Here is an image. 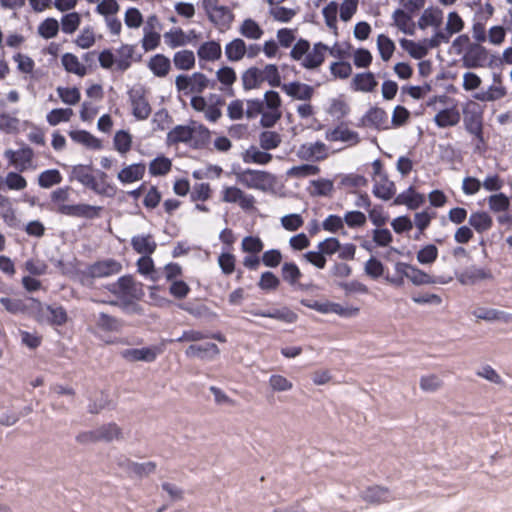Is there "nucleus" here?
<instances>
[{"mask_svg": "<svg viewBox=\"0 0 512 512\" xmlns=\"http://www.w3.org/2000/svg\"><path fill=\"white\" fill-rule=\"evenodd\" d=\"M469 225L478 233H484L493 226L492 217L487 212H473L469 217Z\"/></svg>", "mask_w": 512, "mask_h": 512, "instance_id": "39", "label": "nucleus"}, {"mask_svg": "<svg viewBox=\"0 0 512 512\" xmlns=\"http://www.w3.org/2000/svg\"><path fill=\"white\" fill-rule=\"evenodd\" d=\"M147 66L156 77L164 78L171 70V61L164 54H155L150 58Z\"/></svg>", "mask_w": 512, "mask_h": 512, "instance_id": "32", "label": "nucleus"}, {"mask_svg": "<svg viewBox=\"0 0 512 512\" xmlns=\"http://www.w3.org/2000/svg\"><path fill=\"white\" fill-rule=\"evenodd\" d=\"M489 209L494 212H505L509 209L510 200L504 193L493 194L488 197Z\"/></svg>", "mask_w": 512, "mask_h": 512, "instance_id": "59", "label": "nucleus"}, {"mask_svg": "<svg viewBox=\"0 0 512 512\" xmlns=\"http://www.w3.org/2000/svg\"><path fill=\"white\" fill-rule=\"evenodd\" d=\"M326 139L330 142H350L353 145H357L360 142L358 133L343 125H339L328 131L326 133Z\"/></svg>", "mask_w": 512, "mask_h": 512, "instance_id": "28", "label": "nucleus"}, {"mask_svg": "<svg viewBox=\"0 0 512 512\" xmlns=\"http://www.w3.org/2000/svg\"><path fill=\"white\" fill-rule=\"evenodd\" d=\"M400 43L403 49H405L414 59H422L428 54L427 47L424 43H416L413 40L408 39H402Z\"/></svg>", "mask_w": 512, "mask_h": 512, "instance_id": "58", "label": "nucleus"}, {"mask_svg": "<svg viewBox=\"0 0 512 512\" xmlns=\"http://www.w3.org/2000/svg\"><path fill=\"white\" fill-rule=\"evenodd\" d=\"M12 59L17 64V71L19 73L32 76L35 62L30 56L18 52L13 55Z\"/></svg>", "mask_w": 512, "mask_h": 512, "instance_id": "52", "label": "nucleus"}, {"mask_svg": "<svg viewBox=\"0 0 512 512\" xmlns=\"http://www.w3.org/2000/svg\"><path fill=\"white\" fill-rule=\"evenodd\" d=\"M262 83L267 82L271 87H281V76L275 64H267L261 69Z\"/></svg>", "mask_w": 512, "mask_h": 512, "instance_id": "54", "label": "nucleus"}, {"mask_svg": "<svg viewBox=\"0 0 512 512\" xmlns=\"http://www.w3.org/2000/svg\"><path fill=\"white\" fill-rule=\"evenodd\" d=\"M463 29H464L463 19L456 11H452L448 14L446 26L441 31L450 40L454 34L461 32Z\"/></svg>", "mask_w": 512, "mask_h": 512, "instance_id": "47", "label": "nucleus"}, {"mask_svg": "<svg viewBox=\"0 0 512 512\" xmlns=\"http://www.w3.org/2000/svg\"><path fill=\"white\" fill-rule=\"evenodd\" d=\"M301 304L304 305L305 307H308L323 314L334 313L343 317H352L356 316L359 313L358 307H343L339 303H334L330 301L318 302L311 300H302Z\"/></svg>", "mask_w": 512, "mask_h": 512, "instance_id": "12", "label": "nucleus"}, {"mask_svg": "<svg viewBox=\"0 0 512 512\" xmlns=\"http://www.w3.org/2000/svg\"><path fill=\"white\" fill-rule=\"evenodd\" d=\"M109 291L127 302L139 299L143 295L141 284L137 283L131 275L121 276L109 286Z\"/></svg>", "mask_w": 512, "mask_h": 512, "instance_id": "8", "label": "nucleus"}, {"mask_svg": "<svg viewBox=\"0 0 512 512\" xmlns=\"http://www.w3.org/2000/svg\"><path fill=\"white\" fill-rule=\"evenodd\" d=\"M172 169V162L165 156H158L149 164V173L152 176H164Z\"/></svg>", "mask_w": 512, "mask_h": 512, "instance_id": "48", "label": "nucleus"}, {"mask_svg": "<svg viewBox=\"0 0 512 512\" xmlns=\"http://www.w3.org/2000/svg\"><path fill=\"white\" fill-rule=\"evenodd\" d=\"M484 111V107L473 100L467 101L462 107L464 128L473 137L475 151L479 152L487 149V140L484 136Z\"/></svg>", "mask_w": 512, "mask_h": 512, "instance_id": "3", "label": "nucleus"}, {"mask_svg": "<svg viewBox=\"0 0 512 512\" xmlns=\"http://www.w3.org/2000/svg\"><path fill=\"white\" fill-rule=\"evenodd\" d=\"M396 193L395 183L388 179V175H381V178L375 181L373 194L382 200H390Z\"/></svg>", "mask_w": 512, "mask_h": 512, "instance_id": "30", "label": "nucleus"}, {"mask_svg": "<svg viewBox=\"0 0 512 512\" xmlns=\"http://www.w3.org/2000/svg\"><path fill=\"white\" fill-rule=\"evenodd\" d=\"M283 280L290 285H295L302 277L299 267L293 262H286L281 269Z\"/></svg>", "mask_w": 512, "mask_h": 512, "instance_id": "62", "label": "nucleus"}, {"mask_svg": "<svg viewBox=\"0 0 512 512\" xmlns=\"http://www.w3.org/2000/svg\"><path fill=\"white\" fill-rule=\"evenodd\" d=\"M461 116L456 108H446L440 110L434 117V122L439 128H447L456 126L460 122Z\"/></svg>", "mask_w": 512, "mask_h": 512, "instance_id": "31", "label": "nucleus"}, {"mask_svg": "<svg viewBox=\"0 0 512 512\" xmlns=\"http://www.w3.org/2000/svg\"><path fill=\"white\" fill-rule=\"evenodd\" d=\"M221 201L237 204L244 211L253 210L256 203V199L252 194L244 192L237 186H224L221 190Z\"/></svg>", "mask_w": 512, "mask_h": 512, "instance_id": "9", "label": "nucleus"}, {"mask_svg": "<svg viewBox=\"0 0 512 512\" xmlns=\"http://www.w3.org/2000/svg\"><path fill=\"white\" fill-rule=\"evenodd\" d=\"M328 46L322 42L315 43L312 50L308 51L303 58L301 65L306 69H315L321 66L325 60V53Z\"/></svg>", "mask_w": 512, "mask_h": 512, "instance_id": "23", "label": "nucleus"}, {"mask_svg": "<svg viewBox=\"0 0 512 512\" xmlns=\"http://www.w3.org/2000/svg\"><path fill=\"white\" fill-rule=\"evenodd\" d=\"M72 191V187L64 186L57 188L50 194V203L55 212L65 216L85 219H94L100 216L103 209L101 206L85 203L69 204Z\"/></svg>", "mask_w": 512, "mask_h": 512, "instance_id": "1", "label": "nucleus"}, {"mask_svg": "<svg viewBox=\"0 0 512 512\" xmlns=\"http://www.w3.org/2000/svg\"><path fill=\"white\" fill-rule=\"evenodd\" d=\"M70 138L79 144L86 146L93 150H99L102 148L100 139L92 135L86 130H74L69 132Z\"/></svg>", "mask_w": 512, "mask_h": 512, "instance_id": "36", "label": "nucleus"}, {"mask_svg": "<svg viewBox=\"0 0 512 512\" xmlns=\"http://www.w3.org/2000/svg\"><path fill=\"white\" fill-rule=\"evenodd\" d=\"M119 466L140 477L149 475L156 470L155 462L136 463L128 458H124L123 461L119 462Z\"/></svg>", "mask_w": 512, "mask_h": 512, "instance_id": "38", "label": "nucleus"}, {"mask_svg": "<svg viewBox=\"0 0 512 512\" xmlns=\"http://www.w3.org/2000/svg\"><path fill=\"white\" fill-rule=\"evenodd\" d=\"M246 55V43L242 38H234L225 45V56L230 62H239Z\"/></svg>", "mask_w": 512, "mask_h": 512, "instance_id": "35", "label": "nucleus"}, {"mask_svg": "<svg viewBox=\"0 0 512 512\" xmlns=\"http://www.w3.org/2000/svg\"><path fill=\"white\" fill-rule=\"evenodd\" d=\"M493 274L490 269L470 266L466 268L458 277V280L465 285H473L483 280H490Z\"/></svg>", "mask_w": 512, "mask_h": 512, "instance_id": "18", "label": "nucleus"}, {"mask_svg": "<svg viewBox=\"0 0 512 512\" xmlns=\"http://www.w3.org/2000/svg\"><path fill=\"white\" fill-rule=\"evenodd\" d=\"M272 155L268 152L261 151L258 148L251 146L243 154V161L245 163H254L259 165H266L272 160Z\"/></svg>", "mask_w": 512, "mask_h": 512, "instance_id": "43", "label": "nucleus"}, {"mask_svg": "<svg viewBox=\"0 0 512 512\" xmlns=\"http://www.w3.org/2000/svg\"><path fill=\"white\" fill-rule=\"evenodd\" d=\"M250 313L254 316L271 318L289 324L295 323L298 319V315L287 307L270 310H253Z\"/></svg>", "mask_w": 512, "mask_h": 512, "instance_id": "26", "label": "nucleus"}, {"mask_svg": "<svg viewBox=\"0 0 512 512\" xmlns=\"http://www.w3.org/2000/svg\"><path fill=\"white\" fill-rule=\"evenodd\" d=\"M239 33L249 40H259L263 36L264 30L255 20L247 18L241 23Z\"/></svg>", "mask_w": 512, "mask_h": 512, "instance_id": "41", "label": "nucleus"}, {"mask_svg": "<svg viewBox=\"0 0 512 512\" xmlns=\"http://www.w3.org/2000/svg\"><path fill=\"white\" fill-rule=\"evenodd\" d=\"M63 177L59 170L48 169L41 172L38 176V184L42 188H50L62 182Z\"/></svg>", "mask_w": 512, "mask_h": 512, "instance_id": "51", "label": "nucleus"}, {"mask_svg": "<svg viewBox=\"0 0 512 512\" xmlns=\"http://www.w3.org/2000/svg\"><path fill=\"white\" fill-rule=\"evenodd\" d=\"M61 63L66 72L78 77H84L88 73L87 67L73 53H64L61 56Z\"/></svg>", "mask_w": 512, "mask_h": 512, "instance_id": "34", "label": "nucleus"}, {"mask_svg": "<svg viewBox=\"0 0 512 512\" xmlns=\"http://www.w3.org/2000/svg\"><path fill=\"white\" fill-rule=\"evenodd\" d=\"M486 60L487 50L479 43L470 44L462 57V63L465 68L483 67Z\"/></svg>", "mask_w": 512, "mask_h": 512, "instance_id": "15", "label": "nucleus"}, {"mask_svg": "<svg viewBox=\"0 0 512 512\" xmlns=\"http://www.w3.org/2000/svg\"><path fill=\"white\" fill-rule=\"evenodd\" d=\"M393 20L395 25L401 30L403 33L408 35H413L415 31V23L412 20L410 14L405 12L402 9H397L393 13Z\"/></svg>", "mask_w": 512, "mask_h": 512, "instance_id": "40", "label": "nucleus"}, {"mask_svg": "<svg viewBox=\"0 0 512 512\" xmlns=\"http://www.w3.org/2000/svg\"><path fill=\"white\" fill-rule=\"evenodd\" d=\"M164 41L169 48L175 49L188 44L189 38L181 28H174L164 34Z\"/></svg>", "mask_w": 512, "mask_h": 512, "instance_id": "44", "label": "nucleus"}, {"mask_svg": "<svg viewBox=\"0 0 512 512\" xmlns=\"http://www.w3.org/2000/svg\"><path fill=\"white\" fill-rule=\"evenodd\" d=\"M260 146L269 151L277 148L281 143V136L275 131H264L259 136Z\"/></svg>", "mask_w": 512, "mask_h": 512, "instance_id": "63", "label": "nucleus"}, {"mask_svg": "<svg viewBox=\"0 0 512 512\" xmlns=\"http://www.w3.org/2000/svg\"><path fill=\"white\" fill-rule=\"evenodd\" d=\"M236 181L248 189L266 191L275 183V176L267 171L247 168L234 172Z\"/></svg>", "mask_w": 512, "mask_h": 512, "instance_id": "6", "label": "nucleus"}, {"mask_svg": "<svg viewBox=\"0 0 512 512\" xmlns=\"http://www.w3.org/2000/svg\"><path fill=\"white\" fill-rule=\"evenodd\" d=\"M72 116L73 110L71 108H56L47 114L46 120L51 126H56L62 122L70 121Z\"/></svg>", "mask_w": 512, "mask_h": 512, "instance_id": "56", "label": "nucleus"}, {"mask_svg": "<svg viewBox=\"0 0 512 512\" xmlns=\"http://www.w3.org/2000/svg\"><path fill=\"white\" fill-rule=\"evenodd\" d=\"M57 93L61 101L68 105H76L81 99V93L77 87H58Z\"/></svg>", "mask_w": 512, "mask_h": 512, "instance_id": "60", "label": "nucleus"}, {"mask_svg": "<svg viewBox=\"0 0 512 512\" xmlns=\"http://www.w3.org/2000/svg\"><path fill=\"white\" fill-rule=\"evenodd\" d=\"M174 66L178 70H191L195 66V55L191 50H181L173 56Z\"/></svg>", "mask_w": 512, "mask_h": 512, "instance_id": "45", "label": "nucleus"}, {"mask_svg": "<svg viewBox=\"0 0 512 512\" xmlns=\"http://www.w3.org/2000/svg\"><path fill=\"white\" fill-rule=\"evenodd\" d=\"M197 55L200 61H217L222 56L221 45L219 42L214 40L206 41L199 46L197 50Z\"/></svg>", "mask_w": 512, "mask_h": 512, "instance_id": "33", "label": "nucleus"}, {"mask_svg": "<svg viewBox=\"0 0 512 512\" xmlns=\"http://www.w3.org/2000/svg\"><path fill=\"white\" fill-rule=\"evenodd\" d=\"M425 203V196L418 193L413 186L394 198V205H405L410 210H416Z\"/></svg>", "mask_w": 512, "mask_h": 512, "instance_id": "19", "label": "nucleus"}, {"mask_svg": "<svg viewBox=\"0 0 512 512\" xmlns=\"http://www.w3.org/2000/svg\"><path fill=\"white\" fill-rule=\"evenodd\" d=\"M128 97L132 108V115L137 120H146L151 114V105L143 87H133L128 91Z\"/></svg>", "mask_w": 512, "mask_h": 512, "instance_id": "10", "label": "nucleus"}, {"mask_svg": "<svg viewBox=\"0 0 512 512\" xmlns=\"http://www.w3.org/2000/svg\"><path fill=\"white\" fill-rule=\"evenodd\" d=\"M96 326L103 331L118 332L122 328L123 323L120 319L101 312L98 315Z\"/></svg>", "mask_w": 512, "mask_h": 512, "instance_id": "46", "label": "nucleus"}, {"mask_svg": "<svg viewBox=\"0 0 512 512\" xmlns=\"http://www.w3.org/2000/svg\"><path fill=\"white\" fill-rule=\"evenodd\" d=\"M219 353H220V350L215 343H207L205 345L192 344L185 351L186 356L189 358H191V357L203 358L208 354H210L211 356H216Z\"/></svg>", "mask_w": 512, "mask_h": 512, "instance_id": "42", "label": "nucleus"}, {"mask_svg": "<svg viewBox=\"0 0 512 512\" xmlns=\"http://www.w3.org/2000/svg\"><path fill=\"white\" fill-rule=\"evenodd\" d=\"M212 196V189L209 183H197L194 185L190 200L192 202H205Z\"/></svg>", "mask_w": 512, "mask_h": 512, "instance_id": "61", "label": "nucleus"}, {"mask_svg": "<svg viewBox=\"0 0 512 512\" xmlns=\"http://www.w3.org/2000/svg\"><path fill=\"white\" fill-rule=\"evenodd\" d=\"M70 179L78 181L98 195L113 197L116 194V187L107 181L108 175L103 171H98L95 176L91 165H74L71 169Z\"/></svg>", "mask_w": 512, "mask_h": 512, "instance_id": "4", "label": "nucleus"}, {"mask_svg": "<svg viewBox=\"0 0 512 512\" xmlns=\"http://www.w3.org/2000/svg\"><path fill=\"white\" fill-rule=\"evenodd\" d=\"M145 172V163H133L122 168L117 174V179L122 184H130L142 180L145 175Z\"/></svg>", "mask_w": 512, "mask_h": 512, "instance_id": "21", "label": "nucleus"}, {"mask_svg": "<svg viewBox=\"0 0 512 512\" xmlns=\"http://www.w3.org/2000/svg\"><path fill=\"white\" fill-rule=\"evenodd\" d=\"M59 32V23L55 18H46L38 26V33L45 39H51L57 36Z\"/></svg>", "mask_w": 512, "mask_h": 512, "instance_id": "57", "label": "nucleus"}, {"mask_svg": "<svg viewBox=\"0 0 512 512\" xmlns=\"http://www.w3.org/2000/svg\"><path fill=\"white\" fill-rule=\"evenodd\" d=\"M162 353V349L158 346H150L143 348H130L125 349L121 352V356L130 362L145 361L153 362L159 354Z\"/></svg>", "mask_w": 512, "mask_h": 512, "instance_id": "14", "label": "nucleus"}, {"mask_svg": "<svg viewBox=\"0 0 512 512\" xmlns=\"http://www.w3.org/2000/svg\"><path fill=\"white\" fill-rule=\"evenodd\" d=\"M288 96L302 101H309L314 95V88L308 84L301 82L285 83L281 86Z\"/></svg>", "mask_w": 512, "mask_h": 512, "instance_id": "20", "label": "nucleus"}, {"mask_svg": "<svg viewBox=\"0 0 512 512\" xmlns=\"http://www.w3.org/2000/svg\"><path fill=\"white\" fill-rule=\"evenodd\" d=\"M377 48L382 60L387 62L395 51V44L388 36L380 34L377 37Z\"/></svg>", "mask_w": 512, "mask_h": 512, "instance_id": "55", "label": "nucleus"}, {"mask_svg": "<svg viewBox=\"0 0 512 512\" xmlns=\"http://www.w3.org/2000/svg\"><path fill=\"white\" fill-rule=\"evenodd\" d=\"M242 86L245 91L258 89L261 87L262 76L261 69L258 67H250L241 74Z\"/></svg>", "mask_w": 512, "mask_h": 512, "instance_id": "37", "label": "nucleus"}, {"mask_svg": "<svg viewBox=\"0 0 512 512\" xmlns=\"http://www.w3.org/2000/svg\"><path fill=\"white\" fill-rule=\"evenodd\" d=\"M122 264L112 258L96 261L78 273L82 285L88 286L96 278H105L120 273Z\"/></svg>", "mask_w": 512, "mask_h": 512, "instance_id": "5", "label": "nucleus"}, {"mask_svg": "<svg viewBox=\"0 0 512 512\" xmlns=\"http://www.w3.org/2000/svg\"><path fill=\"white\" fill-rule=\"evenodd\" d=\"M136 45L135 44H122L117 49L118 59L116 60V70L124 72L128 70L133 62H139L142 55L135 56Z\"/></svg>", "mask_w": 512, "mask_h": 512, "instance_id": "16", "label": "nucleus"}, {"mask_svg": "<svg viewBox=\"0 0 512 512\" xmlns=\"http://www.w3.org/2000/svg\"><path fill=\"white\" fill-rule=\"evenodd\" d=\"M113 144L115 150L124 155L131 150L132 137L129 132L119 130L114 135Z\"/></svg>", "mask_w": 512, "mask_h": 512, "instance_id": "53", "label": "nucleus"}, {"mask_svg": "<svg viewBox=\"0 0 512 512\" xmlns=\"http://www.w3.org/2000/svg\"><path fill=\"white\" fill-rule=\"evenodd\" d=\"M193 124L196 123L193 122ZM210 141L211 132L203 124L197 126L176 125L166 136L168 146H177L184 143L194 149H203L209 145Z\"/></svg>", "mask_w": 512, "mask_h": 512, "instance_id": "2", "label": "nucleus"}, {"mask_svg": "<svg viewBox=\"0 0 512 512\" xmlns=\"http://www.w3.org/2000/svg\"><path fill=\"white\" fill-rule=\"evenodd\" d=\"M9 164L14 166L20 172L28 170L32 166L34 152L30 147H24L17 151L6 150L4 153Z\"/></svg>", "mask_w": 512, "mask_h": 512, "instance_id": "13", "label": "nucleus"}, {"mask_svg": "<svg viewBox=\"0 0 512 512\" xmlns=\"http://www.w3.org/2000/svg\"><path fill=\"white\" fill-rule=\"evenodd\" d=\"M216 79L222 85L221 91L226 95L233 97L235 95L233 84L237 80L236 71L230 66H223L216 72Z\"/></svg>", "mask_w": 512, "mask_h": 512, "instance_id": "27", "label": "nucleus"}, {"mask_svg": "<svg viewBox=\"0 0 512 512\" xmlns=\"http://www.w3.org/2000/svg\"><path fill=\"white\" fill-rule=\"evenodd\" d=\"M378 86L373 72H362L354 75L350 82V89L354 92L372 93Z\"/></svg>", "mask_w": 512, "mask_h": 512, "instance_id": "17", "label": "nucleus"}, {"mask_svg": "<svg viewBox=\"0 0 512 512\" xmlns=\"http://www.w3.org/2000/svg\"><path fill=\"white\" fill-rule=\"evenodd\" d=\"M0 303L7 312L14 315L24 314L29 309L25 299L2 297Z\"/></svg>", "mask_w": 512, "mask_h": 512, "instance_id": "49", "label": "nucleus"}, {"mask_svg": "<svg viewBox=\"0 0 512 512\" xmlns=\"http://www.w3.org/2000/svg\"><path fill=\"white\" fill-rule=\"evenodd\" d=\"M507 94L505 87L499 85H491L487 91L474 94V99L482 102L496 101L503 98Z\"/></svg>", "mask_w": 512, "mask_h": 512, "instance_id": "50", "label": "nucleus"}, {"mask_svg": "<svg viewBox=\"0 0 512 512\" xmlns=\"http://www.w3.org/2000/svg\"><path fill=\"white\" fill-rule=\"evenodd\" d=\"M133 250L140 255H152L157 249V243L152 234H139L131 238Z\"/></svg>", "mask_w": 512, "mask_h": 512, "instance_id": "24", "label": "nucleus"}, {"mask_svg": "<svg viewBox=\"0 0 512 512\" xmlns=\"http://www.w3.org/2000/svg\"><path fill=\"white\" fill-rule=\"evenodd\" d=\"M357 127L372 128L377 131L389 129L387 112L378 106L370 107L366 113L359 119Z\"/></svg>", "mask_w": 512, "mask_h": 512, "instance_id": "11", "label": "nucleus"}, {"mask_svg": "<svg viewBox=\"0 0 512 512\" xmlns=\"http://www.w3.org/2000/svg\"><path fill=\"white\" fill-rule=\"evenodd\" d=\"M175 86L177 91L184 95L201 94L207 88H214L215 81H210L201 72H195L192 75H178L175 79Z\"/></svg>", "mask_w": 512, "mask_h": 512, "instance_id": "7", "label": "nucleus"}, {"mask_svg": "<svg viewBox=\"0 0 512 512\" xmlns=\"http://www.w3.org/2000/svg\"><path fill=\"white\" fill-rule=\"evenodd\" d=\"M443 11L438 7L426 8L420 18L418 19V27L424 30L428 27H434L440 30V26L443 23Z\"/></svg>", "mask_w": 512, "mask_h": 512, "instance_id": "25", "label": "nucleus"}, {"mask_svg": "<svg viewBox=\"0 0 512 512\" xmlns=\"http://www.w3.org/2000/svg\"><path fill=\"white\" fill-rule=\"evenodd\" d=\"M208 19L219 29L225 30L231 26L234 14L227 6H220L207 15Z\"/></svg>", "mask_w": 512, "mask_h": 512, "instance_id": "29", "label": "nucleus"}, {"mask_svg": "<svg viewBox=\"0 0 512 512\" xmlns=\"http://www.w3.org/2000/svg\"><path fill=\"white\" fill-rule=\"evenodd\" d=\"M362 499L370 504H383L392 501L394 498L392 497L390 490L387 487H383L380 485H374L368 487L362 493Z\"/></svg>", "mask_w": 512, "mask_h": 512, "instance_id": "22", "label": "nucleus"}, {"mask_svg": "<svg viewBox=\"0 0 512 512\" xmlns=\"http://www.w3.org/2000/svg\"><path fill=\"white\" fill-rule=\"evenodd\" d=\"M81 23V16L77 12L65 14L61 18V29L66 34L74 33Z\"/></svg>", "mask_w": 512, "mask_h": 512, "instance_id": "64", "label": "nucleus"}]
</instances>
